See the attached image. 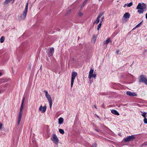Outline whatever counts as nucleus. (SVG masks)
Listing matches in <instances>:
<instances>
[{"mask_svg":"<svg viewBox=\"0 0 147 147\" xmlns=\"http://www.w3.org/2000/svg\"><path fill=\"white\" fill-rule=\"evenodd\" d=\"M146 9V5L144 3H139L136 7V9L138 10V12L140 14L143 13Z\"/></svg>","mask_w":147,"mask_h":147,"instance_id":"nucleus-1","label":"nucleus"},{"mask_svg":"<svg viewBox=\"0 0 147 147\" xmlns=\"http://www.w3.org/2000/svg\"><path fill=\"white\" fill-rule=\"evenodd\" d=\"M28 3H27L26 6L23 12V13L21 16V19L22 20H24L26 18V14L28 11Z\"/></svg>","mask_w":147,"mask_h":147,"instance_id":"nucleus-2","label":"nucleus"},{"mask_svg":"<svg viewBox=\"0 0 147 147\" xmlns=\"http://www.w3.org/2000/svg\"><path fill=\"white\" fill-rule=\"evenodd\" d=\"M44 92L45 93V95L49 102L50 105V107L51 108L52 105V100L51 97L50 95L48 94V92L47 91H45Z\"/></svg>","mask_w":147,"mask_h":147,"instance_id":"nucleus-3","label":"nucleus"},{"mask_svg":"<svg viewBox=\"0 0 147 147\" xmlns=\"http://www.w3.org/2000/svg\"><path fill=\"white\" fill-rule=\"evenodd\" d=\"M140 82H143L147 85V79L145 76L142 75L139 78Z\"/></svg>","mask_w":147,"mask_h":147,"instance_id":"nucleus-4","label":"nucleus"},{"mask_svg":"<svg viewBox=\"0 0 147 147\" xmlns=\"http://www.w3.org/2000/svg\"><path fill=\"white\" fill-rule=\"evenodd\" d=\"M77 74L75 72H73L72 73L71 75V87H72L74 82V80L75 79V77L77 76Z\"/></svg>","mask_w":147,"mask_h":147,"instance_id":"nucleus-5","label":"nucleus"},{"mask_svg":"<svg viewBox=\"0 0 147 147\" xmlns=\"http://www.w3.org/2000/svg\"><path fill=\"white\" fill-rule=\"evenodd\" d=\"M103 17V13H100L98 16L96 20L94 22V23L97 24L98 23L100 20L101 19V17Z\"/></svg>","mask_w":147,"mask_h":147,"instance_id":"nucleus-6","label":"nucleus"},{"mask_svg":"<svg viewBox=\"0 0 147 147\" xmlns=\"http://www.w3.org/2000/svg\"><path fill=\"white\" fill-rule=\"evenodd\" d=\"M52 137L53 138L52 139V140L54 143L56 144H57L59 142V139L57 138V137L55 134H53V135Z\"/></svg>","mask_w":147,"mask_h":147,"instance_id":"nucleus-7","label":"nucleus"},{"mask_svg":"<svg viewBox=\"0 0 147 147\" xmlns=\"http://www.w3.org/2000/svg\"><path fill=\"white\" fill-rule=\"evenodd\" d=\"M94 70L92 69H91L89 73V76L88 78L89 79L91 78V77H93L95 78L96 77V75L95 74H93Z\"/></svg>","mask_w":147,"mask_h":147,"instance_id":"nucleus-8","label":"nucleus"},{"mask_svg":"<svg viewBox=\"0 0 147 147\" xmlns=\"http://www.w3.org/2000/svg\"><path fill=\"white\" fill-rule=\"evenodd\" d=\"M135 138L134 136H129L126 138L124 139V141L125 142L130 141Z\"/></svg>","mask_w":147,"mask_h":147,"instance_id":"nucleus-9","label":"nucleus"},{"mask_svg":"<svg viewBox=\"0 0 147 147\" xmlns=\"http://www.w3.org/2000/svg\"><path fill=\"white\" fill-rule=\"evenodd\" d=\"M46 108L47 107L46 106L43 107L41 105L39 107V110L41 113H44L45 112Z\"/></svg>","mask_w":147,"mask_h":147,"instance_id":"nucleus-10","label":"nucleus"},{"mask_svg":"<svg viewBox=\"0 0 147 147\" xmlns=\"http://www.w3.org/2000/svg\"><path fill=\"white\" fill-rule=\"evenodd\" d=\"M126 94L131 96H137V94L135 92H131L130 91H127L126 92Z\"/></svg>","mask_w":147,"mask_h":147,"instance_id":"nucleus-11","label":"nucleus"},{"mask_svg":"<svg viewBox=\"0 0 147 147\" xmlns=\"http://www.w3.org/2000/svg\"><path fill=\"white\" fill-rule=\"evenodd\" d=\"M54 52V49L53 47H51L49 49V53L51 54L50 56H52Z\"/></svg>","mask_w":147,"mask_h":147,"instance_id":"nucleus-12","label":"nucleus"},{"mask_svg":"<svg viewBox=\"0 0 147 147\" xmlns=\"http://www.w3.org/2000/svg\"><path fill=\"white\" fill-rule=\"evenodd\" d=\"M103 19H104V17H101V19L100 20V23L99 24L98 26V28H97L98 30L99 29V28H100Z\"/></svg>","mask_w":147,"mask_h":147,"instance_id":"nucleus-13","label":"nucleus"},{"mask_svg":"<svg viewBox=\"0 0 147 147\" xmlns=\"http://www.w3.org/2000/svg\"><path fill=\"white\" fill-rule=\"evenodd\" d=\"M130 14L129 13H126L124 15L123 17L126 19H127L129 17Z\"/></svg>","mask_w":147,"mask_h":147,"instance_id":"nucleus-14","label":"nucleus"},{"mask_svg":"<svg viewBox=\"0 0 147 147\" xmlns=\"http://www.w3.org/2000/svg\"><path fill=\"white\" fill-rule=\"evenodd\" d=\"M96 39V36L94 35L92 38V42L93 43H95Z\"/></svg>","mask_w":147,"mask_h":147,"instance_id":"nucleus-15","label":"nucleus"},{"mask_svg":"<svg viewBox=\"0 0 147 147\" xmlns=\"http://www.w3.org/2000/svg\"><path fill=\"white\" fill-rule=\"evenodd\" d=\"M111 112L113 114L117 115H119V113L117 112L115 110H111Z\"/></svg>","mask_w":147,"mask_h":147,"instance_id":"nucleus-16","label":"nucleus"},{"mask_svg":"<svg viewBox=\"0 0 147 147\" xmlns=\"http://www.w3.org/2000/svg\"><path fill=\"white\" fill-rule=\"evenodd\" d=\"M63 119L62 117H60L58 119V123L59 124H61L63 121Z\"/></svg>","mask_w":147,"mask_h":147,"instance_id":"nucleus-17","label":"nucleus"},{"mask_svg":"<svg viewBox=\"0 0 147 147\" xmlns=\"http://www.w3.org/2000/svg\"><path fill=\"white\" fill-rule=\"evenodd\" d=\"M132 4H133L132 3H130L129 4H125L124 5V7H125L126 6H128V7H130L132 5Z\"/></svg>","mask_w":147,"mask_h":147,"instance_id":"nucleus-18","label":"nucleus"},{"mask_svg":"<svg viewBox=\"0 0 147 147\" xmlns=\"http://www.w3.org/2000/svg\"><path fill=\"white\" fill-rule=\"evenodd\" d=\"M5 38L4 36H3L1 37L0 39V42L1 43H3L4 42L5 40Z\"/></svg>","mask_w":147,"mask_h":147,"instance_id":"nucleus-19","label":"nucleus"},{"mask_svg":"<svg viewBox=\"0 0 147 147\" xmlns=\"http://www.w3.org/2000/svg\"><path fill=\"white\" fill-rule=\"evenodd\" d=\"M110 41V40L109 38H108L104 42L105 44H107Z\"/></svg>","mask_w":147,"mask_h":147,"instance_id":"nucleus-20","label":"nucleus"},{"mask_svg":"<svg viewBox=\"0 0 147 147\" xmlns=\"http://www.w3.org/2000/svg\"><path fill=\"white\" fill-rule=\"evenodd\" d=\"M24 108V105H23V104H21V106L20 109V110L19 112H22V110Z\"/></svg>","mask_w":147,"mask_h":147,"instance_id":"nucleus-21","label":"nucleus"},{"mask_svg":"<svg viewBox=\"0 0 147 147\" xmlns=\"http://www.w3.org/2000/svg\"><path fill=\"white\" fill-rule=\"evenodd\" d=\"M59 132L62 134H63L64 133V131L62 129H59Z\"/></svg>","mask_w":147,"mask_h":147,"instance_id":"nucleus-22","label":"nucleus"},{"mask_svg":"<svg viewBox=\"0 0 147 147\" xmlns=\"http://www.w3.org/2000/svg\"><path fill=\"white\" fill-rule=\"evenodd\" d=\"M22 116V112H19V113L18 116V119H21V118Z\"/></svg>","mask_w":147,"mask_h":147,"instance_id":"nucleus-23","label":"nucleus"},{"mask_svg":"<svg viewBox=\"0 0 147 147\" xmlns=\"http://www.w3.org/2000/svg\"><path fill=\"white\" fill-rule=\"evenodd\" d=\"M83 15V13H82L81 12H79L78 13V16L80 17L82 16Z\"/></svg>","mask_w":147,"mask_h":147,"instance_id":"nucleus-24","label":"nucleus"},{"mask_svg":"<svg viewBox=\"0 0 147 147\" xmlns=\"http://www.w3.org/2000/svg\"><path fill=\"white\" fill-rule=\"evenodd\" d=\"M144 122L145 123H147V119L146 118H144Z\"/></svg>","mask_w":147,"mask_h":147,"instance_id":"nucleus-25","label":"nucleus"},{"mask_svg":"<svg viewBox=\"0 0 147 147\" xmlns=\"http://www.w3.org/2000/svg\"><path fill=\"white\" fill-rule=\"evenodd\" d=\"M3 124L2 123H0V129H2V127H3Z\"/></svg>","mask_w":147,"mask_h":147,"instance_id":"nucleus-26","label":"nucleus"},{"mask_svg":"<svg viewBox=\"0 0 147 147\" xmlns=\"http://www.w3.org/2000/svg\"><path fill=\"white\" fill-rule=\"evenodd\" d=\"M146 113H143L142 115V116L144 117V118H146Z\"/></svg>","mask_w":147,"mask_h":147,"instance_id":"nucleus-27","label":"nucleus"},{"mask_svg":"<svg viewBox=\"0 0 147 147\" xmlns=\"http://www.w3.org/2000/svg\"><path fill=\"white\" fill-rule=\"evenodd\" d=\"M20 121H21V119H18V125H19V124H20Z\"/></svg>","mask_w":147,"mask_h":147,"instance_id":"nucleus-28","label":"nucleus"},{"mask_svg":"<svg viewBox=\"0 0 147 147\" xmlns=\"http://www.w3.org/2000/svg\"><path fill=\"white\" fill-rule=\"evenodd\" d=\"M140 23L137 25L135 27V28H137L140 26Z\"/></svg>","mask_w":147,"mask_h":147,"instance_id":"nucleus-29","label":"nucleus"},{"mask_svg":"<svg viewBox=\"0 0 147 147\" xmlns=\"http://www.w3.org/2000/svg\"><path fill=\"white\" fill-rule=\"evenodd\" d=\"M24 98L22 100L21 104H23V105H24Z\"/></svg>","mask_w":147,"mask_h":147,"instance_id":"nucleus-30","label":"nucleus"},{"mask_svg":"<svg viewBox=\"0 0 147 147\" xmlns=\"http://www.w3.org/2000/svg\"><path fill=\"white\" fill-rule=\"evenodd\" d=\"M2 72H0V77L2 76Z\"/></svg>","mask_w":147,"mask_h":147,"instance_id":"nucleus-31","label":"nucleus"},{"mask_svg":"<svg viewBox=\"0 0 147 147\" xmlns=\"http://www.w3.org/2000/svg\"><path fill=\"white\" fill-rule=\"evenodd\" d=\"M146 17L147 19V13L146 14Z\"/></svg>","mask_w":147,"mask_h":147,"instance_id":"nucleus-32","label":"nucleus"},{"mask_svg":"<svg viewBox=\"0 0 147 147\" xmlns=\"http://www.w3.org/2000/svg\"><path fill=\"white\" fill-rule=\"evenodd\" d=\"M94 145H95L94 146H95V147H96V144H94Z\"/></svg>","mask_w":147,"mask_h":147,"instance_id":"nucleus-33","label":"nucleus"},{"mask_svg":"<svg viewBox=\"0 0 147 147\" xmlns=\"http://www.w3.org/2000/svg\"><path fill=\"white\" fill-rule=\"evenodd\" d=\"M99 0V1H101V0Z\"/></svg>","mask_w":147,"mask_h":147,"instance_id":"nucleus-34","label":"nucleus"}]
</instances>
